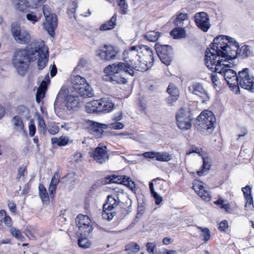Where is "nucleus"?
<instances>
[{"instance_id": "f257e3e1", "label": "nucleus", "mask_w": 254, "mask_h": 254, "mask_svg": "<svg viewBox=\"0 0 254 254\" xmlns=\"http://www.w3.org/2000/svg\"><path fill=\"white\" fill-rule=\"evenodd\" d=\"M209 48L216 51L218 55L221 56L222 60L224 58L228 61L234 59L237 56L239 44L232 37L219 35L214 39L213 43Z\"/></svg>"}, {"instance_id": "f03ea898", "label": "nucleus", "mask_w": 254, "mask_h": 254, "mask_svg": "<svg viewBox=\"0 0 254 254\" xmlns=\"http://www.w3.org/2000/svg\"><path fill=\"white\" fill-rule=\"evenodd\" d=\"M31 61V48L15 51L12 63L18 74L23 76L27 71Z\"/></svg>"}, {"instance_id": "7ed1b4c3", "label": "nucleus", "mask_w": 254, "mask_h": 254, "mask_svg": "<svg viewBox=\"0 0 254 254\" xmlns=\"http://www.w3.org/2000/svg\"><path fill=\"white\" fill-rule=\"evenodd\" d=\"M197 129L205 135L210 134L213 131L216 124L215 117L211 111L202 112L197 118Z\"/></svg>"}, {"instance_id": "20e7f679", "label": "nucleus", "mask_w": 254, "mask_h": 254, "mask_svg": "<svg viewBox=\"0 0 254 254\" xmlns=\"http://www.w3.org/2000/svg\"><path fill=\"white\" fill-rule=\"evenodd\" d=\"M48 58V48L45 46L44 43H35L34 47L31 48V61L37 60L39 69H43L46 66Z\"/></svg>"}, {"instance_id": "39448f33", "label": "nucleus", "mask_w": 254, "mask_h": 254, "mask_svg": "<svg viewBox=\"0 0 254 254\" xmlns=\"http://www.w3.org/2000/svg\"><path fill=\"white\" fill-rule=\"evenodd\" d=\"M72 89L71 88L70 90L76 92L80 97L86 98L94 96L92 88L84 77L78 75L74 76L72 79Z\"/></svg>"}, {"instance_id": "423d86ee", "label": "nucleus", "mask_w": 254, "mask_h": 254, "mask_svg": "<svg viewBox=\"0 0 254 254\" xmlns=\"http://www.w3.org/2000/svg\"><path fill=\"white\" fill-rule=\"evenodd\" d=\"M105 74H108L110 80L116 81L117 83L123 82L125 78H118L116 76L114 77V75L121 72L127 73L129 75H132L133 71L131 69L129 64H125L123 63H119L118 64H114L107 66L104 70Z\"/></svg>"}, {"instance_id": "0eeeda50", "label": "nucleus", "mask_w": 254, "mask_h": 254, "mask_svg": "<svg viewBox=\"0 0 254 254\" xmlns=\"http://www.w3.org/2000/svg\"><path fill=\"white\" fill-rule=\"evenodd\" d=\"M205 64L211 71H217L223 65L222 61H225V59L222 60L221 56L217 54L216 51L209 47L207 48L205 52Z\"/></svg>"}, {"instance_id": "6e6552de", "label": "nucleus", "mask_w": 254, "mask_h": 254, "mask_svg": "<svg viewBox=\"0 0 254 254\" xmlns=\"http://www.w3.org/2000/svg\"><path fill=\"white\" fill-rule=\"evenodd\" d=\"M192 113L189 109H180L176 114L177 127L181 130H188L191 127L193 119Z\"/></svg>"}, {"instance_id": "1a4fd4ad", "label": "nucleus", "mask_w": 254, "mask_h": 254, "mask_svg": "<svg viewBox=\"0 0 254 254\" xmlns=\"http://www.w3.org/2000/svg\"><path fill=\"white\" fill-rule=\"evenodd\" d=\"M237 87L254 92V77L250 74V69L245 68L237 74Z\"/></svg>"}, {"instance_id": "9d476101", "label": "nucleus", "mask_w": 254, "mask_h": 254, "mask_svg": "<svg viewBox=\"0 0 254 254\" xmlns=\"http://www.w3.org/2000/svg\"><path fill=\"white\" fill-rule=\"evenodd\" d=\"M43 12L46 19V22L43 23V27L51 37H54L55 30L57 27V17L55 14L52 13L47 5L43 6Z\"/></svg>"}, {"instance_id": "9b49d317", "label": "nucleus", "mask_w": 254, "mask_h": 254, "mask_svg": "<svg viewBox=\"0 0 254 254\" xmlns=\"http://www.w3.org/2000/svg\"><path fill=\"white\" fill-rule=\"evenodd\" d=\"M76 226L78 228V233L82 236H89L93 231L91 221L87 215L79 214L75 219Z\"/></svg>"}, {"instance_id": "f8f14e48", "label": "nucleus", "mask_w": 254, "mask_h": 254, "mask_svg": "<svg viewBox=\"0 0 254 254\" xmlns=\"http://www.w3.org/2000/svg\"><path fill=\"white\" fill-rule=\"evenodd\" d=\"M155 49L161 61L167 66L169 65L172 61V48L168 45H161L156 43Z\"/></svg>"}, {"instance_id": "ddd939ff", "label": "nucleus", "mask_w": 254, "mask_h": 254, "mask_svg": "<svg viewBox=\"0 0 254 254\" xmlns=\"http://www.w3.org/2000/svg\"><path fill=\"white\" fill-rule=\"evenodd\" d=\"M223 67L219 69L217 72L223 75L227 84L230 87H237V74L236 72L230 67H232L230 64H223Z\"/></svg>"}, {"instance_id": "4468645a", "label": "nucleus", "mask_w": 254, "mask_h": 254, "mask_svg": "<svg viewBox=\"0 0 254 254\" xmlns=\"http://www.w3.org/2000/svg\"><path fill=\"white\" fill-rule=\"evenodd\" d=\"M105 184L116 183L120 185H123L126 186L130 190H133L135 188L134 182L126 176H116L112 175L106 177L104 178Z\"/></svg>"}, {"instance_id": "2eb2a0df", "label": "nucleus", "mask_w": 254, "mask_h": 254, "mask_svg": "<svg viewBox=\"0 0 254 254\" xmlns=\"http://www.w3.org/2000/svg\"><path fill=\"white\" fill-rule=\"evenodd\" d=\"M11 31L12 36L17 43L25 44L30 42L31 39L30 34L25 30H21L19 25L12 24Z\"/></svg>"}, {"instance_id": "dca6fc26", "label": "nucleus", "mask_w": 254, "mask_h": 254, "mask_svg": "<svg viewBox=\"0 0 254 254\" xmlns=\"http://www.w3.org/2000/svg\"><path fill=\"white\" fill-rule=\"evenodd\" d=\"M94 160L99 164H103L109 159V154L106 146L99 144L90 153Z\"/></svg>"}, {"instance_id": "f3484780", "label": "nucleus", "mask_w": 254, "mask_h": 254, "mask_svg": "<svg viewBox=\"0 0 254 254\" xmlns=\"http://www.w3.org/2000/svg\"><path fill=\"white\" fill-rule=\"evenodd\" d=\"M118 51L112 46L105 45L103 49L96 51V55L104 61H109L116 59Z\"/></svg>"}, {"instance_id": "a211bd4d", "label": "nucleus", "mask_w": 254, "mask_h": 254, "mask_svg": "<svg viewBox=\"0 0 254 254\" xmlns=\"http://www.w3.org/2000/svg\"><path fill=\"white\" fill-rule=\"evenodd\" d=\"M87 123L88 124L87 131L97 138L102 136L104 132L103 129L108 128V126L105 124H101L90 120H88Z\"/></svg>"}, {"instance_id": "6ab92c4d", "label": "nucleus", "mask_w": 254, "mask_h": 254, "mask_svg": "<svg viewBox=\"0 0 254 254\" xmlns=\"http://www.w3.org/2000/svg\"><path fill=\"white\" fill-rule=\"evenodd\" d=\"M194 19L197 26L203 32H207L210 27L209 17L205 12L196 13L194 16Z\"/></svg>"}, {"instance_id": "aec40b11", "label": "nucleus", "mask_w": 254, "mask_h": 254, "mask_svg": "<svg viewBox=\"0 0 254 254\" xmlns=\"http://www.w3.org/2000/svg\"><path fill=\"white\" fill-rule=\"evenodd\" d=\"M71 94H68L69 92L68 89L66 93V96L64 97V101L65 106L68 110H74L78 107L80 104L79 96L77 93L72 90H70Z\"/></svg>"}, {"instance_id": "412c9836", "label": "nucleus", "mask_w": 254, "mask_h": 254, "mask_svg": "<svg viewBox=\"0 0 254 254\" xmlns=\"http://www.w3.org/2000/svg\"><path fill=\"white\" fill-rule=\"evenodd\" d=\"M189 88L190 92L201 98L202 103H205L209 100L210 98L207 92L200 83H193Z\"/></svg>"}, {"instance_id": "4be33fe9", "label": "nucleus", "mask_w": 254, "mask_h": 254, "mask_svg": "<svg viewBox=\"0 0 254 254\" xmlns=\"http://www.w3.org/2000/svg\"><path fill=\"white\" fill-rule=\"evenodd\" d=\"M99 103H100L99 109L100 112H110L113 109L114 107V104L106 98H102L99 100Z\"/></svg>"}, {"instance_id": "5701e85b", "label": "nucleus", "mask_w": 254, "mask_h": 254, "mask_svg": "<svg viewBox=\"0 0 254 254\" xmlns=\"http://www.w3.org/2000/svg\"><path fill=\"white\" fill-rule=\"evenodd\" d=\"M170 35L175 39L184 38L186 37L185 28L178 27L174 28L170 33Z\"/></svg>"}, {"instance_id": "b1692460", "label": "nucleus", "mask_w": 254, "mask_h": 254, "mask_svg": "<svg viewBox=\"0 0 254 254\" xmlns=\"http://www.w3.org/2000/svg\"><path fill=\"white\" fill-rule=\"evenodd\" d=\"M100 103L99 100H93L87 103L86 105V110L88 113H94L100 112Z\"/></svg>"}, {"instance_id": "393cba45", "label": "nucleus", "mask_w": 254, "mask_h": 254, "mask_svg": "<svg viewBox=\"0 0 254 254\" xmlns=\"http://www.w3.org/2000/svg\"><path fill=\"white\" fill-rule=\"evenodd\" d=\"M117 14H114L109 21L102 24L100 29L102 31L111 30L116 25Z\"/></svg>"}, {"instance_id": "a878e982", "label": "nucleus", "mask_w": 254, "mask_h": 254, "mask_svg": "<svg viewBox=\"0 0 254 254\" xmlns=\"http://www.w3.org/2000/svg\"><path fill=\"white\" fill-rule=\"evenodd\" d=\"M13 128L16 131H21L24 129V124L20 117L18 116H14L11 120Z\"/></svg>"}, {"instance_id": "bb28decb", "label": "nucleus", "mask_w": 254, "mask_h": 254, "mask_svg": "<svg viewBox=\"0 0 254 254\" xmlns=\"http://www.w3.org/2000/svg\"><path fill=\"white\" fill-rule=\"evenodd\" d=\"M252 54L251 47L248 45H244L241 48H239L237 56L239 55L242 58H247L251 55Z\"/></svg>"}, {"instance_id": "cd10ccee", "label": "nucleus", "mask_w": 254, "mask_h": 254, "mask_svg": "<svg viewBox=\"0 0 254 254\" xmlns=\"http://www.w3.org/2000/svg\"><path fill=\"white\" fill-rule=\"evenodd\" d=\"M56 191H39V196L43 203L48 204L49 203L50 198H53Z\"/></svg>"}, {"instance_id": "c85d7f7f", "label": "nucleus", "mask_w": 254, "mask_h": 254, "mask_svg": "<svg viewBox=\"0 0 254 254\" xmlns=\"http://www.w3.org/2000/svg\"><path fill=\"white\" fill-rule=\"evenodd\" d=\"M61 176L58 172L54 173L50 184L49 185V190H56L57 185L60 182Z\"/></svg>"}, {"instance_id": "c756f323", "label": "nucleus", "mask_w": 254, "mask_h": 254, "mask_svg": "<svg viewBox=\"0 0 254 254\" xmlns=\"http://www.w3.org/2000/svg\"><path fill=\"white\" fill-rule=\"evenodd\" d=\"M12 2L15 8L21 11H24L29 4L27 0H12Z\"/></svg>"}, {"instance_id": "7c9ffc66", "label": "nucleus", "mask_w": 254, "mask_h": 254, "mask_svg": "<svg viewBox=\"0 0 254 254\" xmlns=\"http://www.w3.org/2000/svg\"><path fill=\"white\" fill-rule=\"evenodd\" d=\"M144 48L145 49L146 52L147 53V56L149 57V59L148 61H146L145 65L147 68L145 70H147L150 69L153 65L154 64V56L153 54L152 50L147 46L144 45Z\"/></svg>"}, {"instance_id": "2f4dec72", "label": "nucleus", "mask_w": 254, "mask_h": 254, "mask_svg": "<svg viewBox=\"0 0 254 254\" xmlns=\"http://www.w3.org/2000/svg\"><path fill=\"white\" fill-rule=\"evenodd\" d=\"M246 202L245 205L246 209H252L254 207L253 198L251 194V191H243Z\"/></svg>"}, {"instance_id": "473e14b6", "label": "nucleus", "mask_w": 254, "mask_h": 254, "mask_svg": "<svg viewBox=\"0 0 254 254\" xmlns=\"http://www.w3.org/2000/svg\"><path fill=\"white\" fill-rule=\"evenodd\" d=\"M187 19L188 14L187 13H180L177 15L173 22L176 26L182 27L183 26L184 21L187 20Z\"/></svg>"}, {"instance_id": "72a5a7b5", "label": "nucleus", "mask_w": 254, "mask_h": 254, "mask_svg": "<svg viewBox=\"0 0 254 254\" xmlns=\"http://www.w3.org/2000/svg\"><path fill=\"white\" fill-rule=\"evenodd\" d=\"M69 139L66 136H61L59 138L53 137L51 139L52 144H57L58 146H65L67 144Z\"/></svg>"}, {"instance_id": "f704fd0d", "label": "nucleus", "mask_w": 254, "mask_h": 254, "mask_svg": "<svg viewBox=\"0 0 254 254\" xmlns=\"http://www.w3.org/2000/svg\"><path fill=\"white\" fill-rule=\"evenodd\" d=\"M75 177L76 175L75 173H68L65 177L61 179V182L66 184V185H73L76 180Z\"/></svg>"}, {"instance_id": "c9c22d12", "label": "nucleus", "mask_w": 254, "mask_h": 254, "mask_svg": "<svg viewBox=\"0 0 254 254\" xmlns=\"http://www.w3.org/2000/svg\"><path fill=\"white\" fill-rule=\"evenodd\" d=\"M160 35V33L154 31H151L146 33V34L144 36V37L148 41L154 42L158 39Z\"/></svg>"}, {"instance_id": "e433bc0d", "label": "nucleus", "mask_w": 254, "mask_h": 254, "mask_svg": "<svg viewBox=\"0 0 254 254\" xmlns=\"http://www.w3.org/2000/svg\"><path fill=\"white\" fill-rule=\"evenodd\" d=\"M172 159V156L166 152H157L156 160L159 161L168 162Z\"/></svg>"}, {"instance_id": "4c0bfd02", "label": "nucleus", "mask_w": 254, "mask_h": 254, "mask_svg": "<svg viewBox=\"0 0 254 254\" xmlns=\"http://www.w3.org/2000/svg\"><path fill=\"white\" fill-rule=\"evenodd\" d=\"M167 92L170 95V96L179 98L180 96L179 91L177 87L173 83L169 85Z\"/></svg>"}, {"instance_id": "58836bf2", "label": "nucleus", "mask_w": 254, "mask_h": 254, "mask_svg": "<svg viewBox=\"0 0 254 254\" xmlns=\"http://www.w3.org/2000/svg\"><path fill=\"white\" fill-rule=\"evenodd\" d=\"M197 228L201 231L200 236L203 237V240L207 242L210 238V232L207 228H203L200 226H196Z\"/></svg>"}, {"instance_id": "ea45409f", "label": "nucleus", "mask_w": 254, "mask_h": 254, "mask_svg": "<svg viewBox=\"0 0 254 254\" xmlns=\"http://www.w3.org/2000/svg\"><path fill=\"white\" fill-rule=\"evenodd\" d=\"M203 159V164L201 167V168L197 172V174L199 176H201L204 175V173L209 170L210 168V165L208 161H207L204 157H202Z\"/></svg>"}, {"instance_id": "a19ab883", "label": "nucleus", "mask_w": 254, "mask_h": 254, "mask_svg": "<svg viewBox=\"0 0 254 254\" xmlns=\"http://www.w3.org/2000/svg\"><path fill=\"white\" fill-rule=\"evenodd\" d=\"M77 7V3L74 1L69 4V8L68 9L67 13L70 19L72 18H75V11Z\"/></svg>"}, {"instance_id": "79ce46f5", "label": "nucleus", "mask_w": 254, "mask_h": 254, "mask_svg": "<svg viewBox=\"0 0 254 254\" xmlns=\"http://www.w3.org/2000/svg\"><path fill=\"white\" fill-rule=\"evenodd\" d=\"M118 6L120 7V12L121 14H126L127 13L128 5L125 0H117Z\"/></svg>"}, {"instance_id": "37998d69", "label": "nucleus", "mask_w": 254, "mask_h": 254, "mask_svg": "<svg viewBox=\"0 0 254 254\" xmlns=\"http://www.w3.org/2000/svg\"><path fill=\"white\" fill-rule=\"evenodd\" d=\"M139 250V246L136 244L132 243L128 244L126 247V254L127 253H135L138 252Z\"/></svg>"}, {"instance_id": "c03bdc74", "label": "nucleus", "mask_w": 254, "mask_h": 254, "mask_svg": "<svg viewBox=\"0 0 254 254\" xmlns=\"http://www.w3.org/2000/svg\"><path fill=\"white\" fill-rule=\"evenodd\" d=\"M78 244L79 246L83 249L89 248L91 245L90 242L86 237L79 238L78 239Z\"/></svg>"}, {"instance_id": "a18cd8bd", "label": "nucleus", "mask_w": 254, "mask_h": 254, "mask_svg": "<svg viewBox=\"0 0 254 254\" xmlns=\"http://www.w3.org/2000/svg\"><path fill=\"white\" fill-rule=\"evenodd\" d=\"M106 125L108 126V128H110L116 130L123 129L125 126L123 123L117 121H115L114 122L110 124H106Z\"/></svg>"}, {"instance_id": "49530a36", "label": "nucleus", "mask_w": 254, "mask_h": 254, "mask_svg": "<svg viewBox=\"0 0 254 254\" xmlns=\"http://www.w3.org/2000/svg\"><path fill=\"white\" fill-rule=\"evenodd\" d=\"M10 233L13 236L18 240H22L23 239V236L22 235L20 231L15 228H11Z\"/></svg>"}, {"instance_id": "de8ad7c7", "label": "nucleus", "mask_w": 254, "mask_h": 254, "mask_svg": "<svg viewBox=\"0 0 254 254\" xmlns=\"http://www.w3.org/2000/svg\"><path fill=\"white\" fill-rule=\"evenodd\" d=\"M197 195L201 198V199L205 201H209L210 200V195L208 193V191H195Z\"/></svg>"}, {"instance_id": "09e8293b", "label": "nucleus", "mask_w": 254, "mask_h": 254, "mask_svg": "<svg viewBox=\"0 0 254 254\" xmlns=\"http://www.w3.org/2000/svg\"><path fill=\"white\" fill-rule=\"evenodd\" d=\"M115 215V212L114 211H107V210H104L103 211L102 216L103 219L110 221L113 218Z\"/></svg>"}, {"instance_id": "8fccbe9b", "label": "nucleus", "mask_w": 254, "mask_h": 254, "mask_svg": "<svg viewBox=\"0 0 254 254\" xmlns=\"http://www.w3.org/2000/svg\"><path fill=\"white\" fill-rule=\"evenodd\" d=\"M26 17L28 21L33 24H35L39 20L38 17L32 12L27 13L26 15Z\"/></svg>"}, {"instance_id": "3c124183", "label": "nucleus", "mask_w": 254, "mask_h": 254, "mask_svg": "<svg viewBox=\"0 0 254 254\" xmlns=\"http://www.w3.org/2000/svg\"><path fill=\"white\" fill-rule=\"evenodd\" d=\"M25 172H26V167H24L23 166L20 167L18 170L16 179L17 180H20L21 179L22 180H23Z\"/></svg>"}, {"instance_id": "603ef678", "label": "nucleus", "mask_w": 254, "mask_h": 254, "mask_svg": "<svg viewBox=\"0 0 254 254\" xmlns=\"http://www.w3.org/2000/svg\"><path fill=\"white\" fill-rule=\"evenodd\" d=\"M146 250L150 254H155L157 252L156 245L154 243H149L146 245Z\"/></svg>"}, {"instance_id": "864d4df0", "label": "nucleus", "mask_w": 254, "mask_h": 254, "mask_svg": "<svg viewBox=\"0 0 254 254\" xmlns=\"http://www.w3.org/2000/svg\"><path fill=\"white\" fill-rule=\"evenodd\" d=\"M215 203L219 205L221 208L225 209L227 212H229L230 209V205L228 203L224 204L223 200L220 198L217 200Z\"/></svg>"}, {"instance_id": "5fc2aeb1", "label": "nucleus", "mask_w": 254, "mask_h": 254, "mask_svg": "<svg viewBox=\"0 0 254 254\" xmlns=\"http://www.w3.org/2000/svg\"><path fill=\"white\" fill-rule=\"evenodd\" d=\"M192 189L194 190H202L204 189V187L202 182L199 181H195L192 184Z\"/></svg>"}, {"instance_id": "6e6d98bb", "label": "nucleus", "mask_w": 254, "mask_h": 254, "mask_svg": "<svg viewBox=\"0 0 254 254\" xmlns=\"http://www.w3.org/2000/svg\"><path fill=\"white\" fill-rule=\"evenodd\" d=\"M17 112L19 114L23 115L25 117H27L29 113V110L27 108L23 105H20L17 107Z\"/></svg>"}, {"instance_id": "4d7b16f0", "label": "nucleus", "mask_w": 254, "mask_h": 254, "mask_svg": "<svg viewBox=\"0 0 254 254\" xmlns=\"http://www.w3.org/2000/svg\"><path fill=\"white\" fill-rule=\"evenodd\" d=\"M38 129L45 132L46 129V126L43 118L38 117Z\"/></svg>"}, {"instance_id": "13d9d810", "label": "nucleus", "mask_w": 254, "mask_h": 254, "mask_svg": "<svg viewBox=\"0 0 254 254\" xmlns=\"http://www.w3.org/2000/svg\"><path fill=\"white\" fill-rule=\"evenodd\" d=\"M151 193V195L155 199V204L157 205H159L161 203V202L163 200V198L161 196H160L159 194L157 193L156 191H150Z\"/></svg>"}, {"instance_id": "bf43d9fd", "label": "nucleus", "mask_w": 254, "mask_h": 254, "mask_svg": "<svg viewBox=\"0 0 254 254\" xmlns=\"http://www.w3.org/2000/svg\"><path fill=\"white\" fill-rule=\"evenodd\" d=\"M45 92L46 91L38 89L36 94V100L38 103H40L41 100L44 97Z\"/></svg>"}, {"instance_id": "052dcab7", "label": "nucleus", "mask_w": 254, "mask_h": 254, "mask_svg": "<svg viewBox=\"0 0 254 254\" xmlns=\"http://www.w3.org/2000/svg\"><path fill=\"white\" fill-rule=\"evenodd\" d=\"M59 131V127L55 123H52L48 128L49 132L53 135L56 134Z\"/></svg>"}, {"instance_id": "680f3d73", "label": "nucleus", "mask_w": 254, "mask_h": 254, "mask_svg": "<svg viewBox=\"0 0 254 254\" xmlns=\"http://www.w3.org/2000/svg\"><path fill=\"white\" fill-rule=\"evenodd\" d=\"M228 228V223L227 220H223L219 224V230L221 231H225Z\"/></svg>"}, {"instance_id": "e2e57ef3", "label": "nucleus", "mask_w": 254, "mask_h": 254, "mask_svg": "<svg viewBox=\"0 0 254 254\" xmlns=\"http://www.w3.org/2000/svg\"><path fill=\"white\" fill-rule=\"evenodd\" d=\"M114 203L113 204L111 203H106L103 205V211L107 210V211H113V210L114 208V205L115 203V200L113 198Z\"/></svg>"}, {"instance_id": "0e129e2a", "label": "nucleus", "mask_w": 254, "mask_h": 254, "mask_svg": "<svg viewBox=\"0 0 254 254\" xmlns=\"http://www.w3.org/2000/svg\"><path fill=\"white\" fill-rule=\"evenodd\" d=\"M156 154L157 152L154 151L144 152V158L150 159L155 158L156 159Z\"/></svg>"}, {"instance_id": "69168bd1", "label": "nucleus", "mask_w": 254, "mask_h": 254, "mask_svg": "<svg viewBox=\"0 0 254 254\" xmlns=\"http://www.w3.org/2000/svg\"><path fill=\"white\" fill-rule=\"evenodd\" d=\"M179 98L170 96L166 98V101L169 106H172Z\"/></svg>"}, {"instance_id": "338daca9", "label": "nucleus", "mask_w": 254, "mask_h": 254, "mask_svg": "<svg viewBox=\"0 0 254 254\" xmlns=\"http://www.w3.org/2000/svg\"><path fill=\"white\" fill-rule=\"evenodd\" d=\"M87 64V61L83 58H81L77 66V68L80 69L81 68H82L84 67L86 64Z\"/></svg>"}, {"instance_id": "774afa93", "label": "nucleus", "mask_w": 254, "mask_h": 254, "mask_svg": "<svg viewBox=\"0 0 254 254\" xmlns=\"http://www.w3.org/2000/svg\"><path fill=\"white\" fill-rule=\"evenodd\" d=\"M50 82V80L49 79H48V80L46 81V80H43L39 87V89H40L41 90H43V91H46L47 90V85H48V82Z\"/></svg>"}]
</instances>
